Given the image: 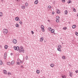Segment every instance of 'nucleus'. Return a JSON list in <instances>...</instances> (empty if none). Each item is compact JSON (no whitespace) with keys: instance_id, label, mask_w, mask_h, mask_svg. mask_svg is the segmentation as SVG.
<instances>
[{"instance_id":"1","label":"nucleus","mask_w":78,"mask_h":78,"mask_svg":"<svg viewBox=\"0 0 78 78\" xmlns=\"http://www.w3.org/2000/svg\"><path fill=\"white\" fill-rule=\"evenodd\" d=\"M3 32L4 34H6L7 33H8V30L6 29H4L3 30Z\"/></svg>"},{"instance_id":"2","label":"nucleus","mask_w":78,"mask_h":78,"mask_svg":"<svg viewBox=\"0 0 78 78\" xmlns=\"http://www.w3.org/2000/svg\"><path fill=\"white\" fill-rule=\"evenodd\" d=\"M41 29H42V31L44 32L45 31V30L44 29V26L43 25H42L41 26Z\"/></svg>"},{"instance_id":"3","label":"nucleus","mask_w":78,"mask_h":78,"mask_svg":"<svg viewBox=\"0 0 78 78\" xmlns=\"http://www.w3.org/2000/svg\"><path fill=\"white\" fill-rule=\"evenodd\" d=\"M20 52H23L24 53V50L23 49H20L19 50Z\"/></svg>"},{"instance_id":"4","label":"nucleus","mask_w":78,"mask_h":78,"mask_svg":"<svg viewBox=\"0 0 78 78\" xmlns=\"http://www.w3.org/2000/svg\"><path fill=\"white\" fill-rule=\"evenodd\" d=\"M6 55H7V53L6 52L5 53L4 56V59L6 58Z\"/></svg>"},{"instance_id":"5","label":"nucleus","mask_w":78,"mask_h":78,"mask_svg":"<svg viewBox=\"0 0 78 78\" xmlns=\"http://www.w3.org/2000/svg\"><path fill=\"white\" fill-rule=\"evenodd\" d=\"M57 14H60L61 13V12L59 9H57Z\"/></svg>"},{"instance_id":"6","label":"nucleus","mask_w":78,"mask_h":78,"mask_svg":"<svg viewBox=\"0 0 78 78\" xmlns=\"http://www.w3.org/2000/svg\"><path fill=\"white\" fill-rule=\"evenodd\" d=\"M69 76H70L72 77V75H73V73L71 72H69Z\"/></svg>"},{"instance_id":"7","label":"nucleus","mask_w":78,"mask_h":78,"mask_svg":"<svg viewBox=\"0 0 78 78\" xmlns=\"http://www.w3.org/2000/svg\"><path fill=\"white\" fill-rule=\"evenodd\" d=\"M13 42L14 44H16L17 43V40L15 39H14L13 40Z\"/></svg>"},{"instance_id":"8","label":"nucleus","mask_w":78,"mask_h":78,"mask_svg":"<svg viewBox=\"0 0 78 78\" xmlns=\"http://www.w3.org/2000/svg\"><path fill=\"white\" fill-rule=\"evenodd\" d=\"M3 73H4V74H5V75H6L7 74V73L6 72V70H3Z\"/></svg>"},{"instance_id":"9","label":"nucleus","mask_w":78,"mask_h":78,"mask_svg":"<svg viewBox=\"0 0 78 78\" xmlns=\"http://www.w3.org/2000/svg\"><path fill=\"white\" fill-rule=\"evenodd\" d=\"M43 40H44V37H41L40 39V41H41V42H42V41H43Z\"/></svg>"},{"instance_id":"10","label":"nucleus","mask_w":78,"mask_h":78,"mask_svg":"<svg viewBox=\"0 0 78 78\" xmlns=\"http://www.w3.org/2000/svg\"><path fill=\"white\" fill-rule=\"evenodd\" d=\"M34 3H35V4H37V3H38V0H37L35 1L34 2Z\"/></svg>"},{"instance_id":"11","label":"nucleus","mask_w":78,"mask_h":78,"mask_svg":"<svg viewBox=\"0 0 78 78\" xmlns=\"http://www.w3.org/2000/svg\"><path fill=\"white\" fill-rule=\"evenodd\" d=\"M51 33H53L55 32V30L54 29H52V30L51 29Z\"/></svg>"},{"instance_id":"12","label":"nucleus","mask_w":78,"mask_h":78,"mask_svg":"<svg viewBox=\"0 0 78 78\" xmlns=\"http://www.w3.org/2000/svg\"><path fill=\"white\" fill-rule=\"evenodd\" d=\"M54 66H55V65L53 64H51L50 65V66L51 67H54Z\"/></svg>"},{"instance_id":"13","label":"nucleus","mask_w":78,"mask_h":78,"mask_svg":"<svg viewBox=\"0 0 78 78\" xmlns=\"http://www.w3.org/2000/svg\"><path fill=\"white\" fill-rule=\"evenodd\" d=\"M3 13L2 12H0V16L1 17H2L3 16Z\"/></svg>"},{"instance_id":"14","label":"nucleus","mask_w":78,"mask_h":78,"mask_svg":"<svg viewBox=\"0 0 78 78\" xmlns=\"http://www.w3.org/2000/svg\"><path fill=\"white\" fill-rule=\"evenodd\" d=\"M16 50L17 51H18V50L19 51V46L16 47Z\"/></svg>"},{"instance_id":"15","label":"nucleus","mask_w":78,"mask_h":78,"mask_svg":"<svg viewBox=\"0 0 78 78\" xmlns=\"http://www.w3.org/2000/svg\"><path fill=\"white\" fill-rule=\"evenodd\" d=\"M15 19L16 21H17L18 20H19V17H17L15 18Z\"/></svg>"},{"instance_id":"16","label":"nucleus","mask_w":78,"mask_h":78,"mask_svg":"<svg viewBox=\"0 0 78 78\" xmlns=\"http://www.w3.org/2000/svg\"><path fill=\"white\" fill-rule=\"evenodd\" d=\"M73 28H76V25H73L72 27Z\"/></svg>"},{"instance_id":"17","label":"nucleus","mask_w":78,"mask_h":78,"mask_svg":"<svg viewBox=\"0 0 78 78\" xmlns=\"http://www.w3.org/2000/svg\"><path fill=\"white\" fill-rule=\"evenodd\" d=\"M12 65L14 64V61H12L11 62Z\"/></svg>"},{"instance_id":"18","label":"nucleus","mask_w":78,"mask_h":78,"mask_svg":"<svg viewBox=\"0 0 78 78\" xmlns=\"http://www.w3.org/2000/svg\"><path fill=\"white\" fill-rule=\"evenodd\" d=\"M21 8H22V9H25V6L24 5H22Z\"/></svg>"},{"instance_id":"19","label":"nucleus","mask_w":78,"mask_h":78,"mask_svg":"<svg viewBox=\"0 0 78 78\" xmlns=\"http://www.w3.org/2000/svg\"><path fill=\"white\" fill-rule=\"evenodd\" d=\"M14 48L15 50H17V47L16 46L14 47Z\"/></svg>"},{"instance_id":"20","label":"nucleus","mask_w":78,"mask_h":78,"mask_svg":"<svg viewBox=\"0 0 78 78\" xmlns=\"http://www.w3.org/2000/svg\"><path fill=\"white\" fill-rule=\"evenodd\" d=\"M16 27H19V24L17 23H16Z\"/></svg>"},{"instance_id":"21","label":"nucleus","mask_w":78,"mask_h":78,"mask_svg":"<svg viewBox=\"0 0 78 78\" xmlns=\"http://www.w3.org/2000/svg\"><path fill=\"white\" fill-rule=\"evenodd\" d=\"M5 49H7V48H8V45H5Z\"/></svg>"},{"instance_id":"22","label":"nucleus","mask_w":78,"mask_h":78,"mask_svg":"<svg viewBox=\"0 0 78 78\" xmlns=\"http://www.w3.org/2000/svg\"><path fill=\"white\" fill-rule=\"evenodd\" d=\"M58 48H61L62 46H61V45H58Z\"/></svg>"},{"instance_id":"23","label":"nucleus","mask_w":78,"mask_h":78,"mask_svg":"<svg viewBox=\"0 0 78 78\" xmlns=\"http://www.w3.org/2000/svg\"><path fill=\"white\" fill-rule=\"evenodd\" d=\"M66 76H64V75H62V77L63 78H66Z\"/></svg>"},{"instance_id":"24","label":"nucleus","mask_w":78,"mask_h":78,"mask_svg":"<svg viewBox=\"0 0 78 78\" xmlns=\"http://www.w3.org/2000/svg\"><path fill=\"white\" fill-rule=\"evenodd\" d=\"M65 14H67V11L66 10L65 11Z\"/></svg>"},{"instance_id":"25","label":"nucleus","mask_w":78,"mask_h":78,"mask_svg":"<svg viewBox=\"0 0 78 78\" xmlns=\"http://www.w3.org/2000/svg\"><path fill=\"white\" fill-rule=\"evenodd\" d=\"M37 73H40V71H39V70H37Z\"/></svg>"},{"instance_id":"26","label":"nucleus","mask_w":78,"mask_h":78,"mask_svg":"<svg viewBox=\"0 0 78 78\" xmlns=\"http://www.w3.org/2000/svg\"><path fill=\"white\" fill-rule=\"evenodd\" d=\"M71 2H72V1L71 0H69L68 1V3H70Z\"/></svg>"},{"instance_id":"27","label":"nucleus","mask_w":78,"mask_h":78,"mask_svg":"<svg viewBox=\"0 0 78 78\" xmlns=\"http://www.w3.org/2000/svg\"><path fill=\"white\" fill-rule=\"evenodd\" d=\"M60 49V48H57V50H58V51H61V50Z\"/></svg>"},{"instance_id":"28","label":"nucleus","mask_w":78,"mask_h":78,"mask_svg":"<svg viewBox=\"0 0 78 78\" xmlns=\"http://www.w3.org/2000/svg\"><path fill=\"white\" fill-rule=\"evenodd\" d=\"M25 58L26 60H28V56H26Z\"/></svg>"},{"instance_id":"29","label":"nucleus","mask_w":78,"mask_h":78,"mask_svg":"<svg viewBox=\"0 0 78 78\" xmlns=\"http://www.w3.org/2000/svg\"><path fill=\"white\" fill-rule=\"evenodd\" d=\"M51 27H49L48 28V30H49V31H51Z\"/></svg>"},{"instance_id":"30","label":"nucleus","mask_w":78,"mask_h":78,"mask_svg":"<svg viewBox=\"0 0 78 78\" xmlns=\"http://www.w3.org/2000/svg\"><path fill=\"white\" fill-rule=\"evenodd\" d=\"M7 65H10V64H11V63H10V62H8L7 63Z\"/></svg>"},{"instance_id":"31","label":"nucleus","mask_w":78,"mask_h":78,"mask_svg":"<svg viewBox=\"0 0 78 78\" xmlns=\"http://www.w3.org/2000/svg\"><path fill=\"white\" fill-rule=\"evenodd\" d=\"M62 58V59H66V58L65 57V56H63Z\"/></svg>"},{"instance_id":"32","label":"nucleus","mask_w":78,"mask_h":78,"mask_svg":"<svg viewBox=\"0 0 78 78\" xmlns=\"http://www.w3.org/2000/svg\"><path fill=\"white\" fill-rule=\"evenodd\" d=\"M75 34H76V36H78V32H75Z\"/></svg>"},{"instance_id":"33","label":"nucleus","mask_w":78,"mask_h":78,"mask_svg":"<svg viewBox=\"0 0 78 78\" xmlns=\"http://www.w3.org/2000/svg\"><path fill=\"white\" fill-rule=\"evenodd\" d=\"M0 65H2V60H0Z\"/></svg>"},{"instance_id":"34","label":"nucleus","mask_w":78,"mask_h":78,"mask_svg":"<svg viewBox=\"0 0 78 78\" xmlns=\"http://www.w3.org/2000/svg\"><path fill=\"white\" fill-rule=\"evenodd\" d=\"M56 19H58L59 20V17L58 16H56Z\"/></svg>"},{"instance_id":"35","label":"nucleus","mask_w":78,"mask_h":78,"mask_svg":"<svg viewBox=\"0 0 78 78\" xmlns=\"http://www.w3.org/2000/svg\"><path fill=\"white\" fill-rule=\"evenodd\" d=\"M48 8H49V9H50L51 7V6L49 5L48 7Z\"/></svg>"},{"instance_id":"36","label":"nucleus","mask_w":78,"mask_h":78,"mask_svg":"<svg viewBox=\"0 0 78 78\" xmlns=\"http://www.w3.org/2000/svg\"><path fill=\"white\" fill-rule=\"evenodd\" d=\"M56 22H57V23L59 22V20H58V19L56 20Z\"/></svg>"},{"instance_id":"37","label":"nucleus","mask_w":78,"mask_h":78,"mask_svg":"<svg viewBox=\"0 0 78 78\" xmlns=\"http://www.w3.org/2000/svg\"><path fill=\"white\" fill-rule=\"evenodd\" d=\"M8 75H11V73H8Z\"/></svg>"},{"instance_id":"38","label":"nucleus","mask_w":78,"mask_h":78,"mask_svg":"<svg viewBox=\"0 0 78 78\" xmlns=\"http://www.w3.org/2000/svg\"><path fill=\"white\" fill-rule=\"evenodd\" d=\"M63 29L65 30L67 29V27H63Z\"/></svg>"},{"instance_id":"39","label":"nucleus","mask_w":78,"mask_h":78,"mask_svg":"<svg viewBox=\"0 0 78 78\" xmlns=\"http://www.w3.org/2000/svg\"><path fill=\"white\" fill-rule=\"evenodd\" d=\"M16 1V2H20V0H15Z\"/></svg>"},{"instance_id":"40","label":"nucleus","mask_w":78,"mask_h":78,"mask_svg":"<svg viewBox=\"0 0 78 78\" xmlns=\"http://www.w3.org/2000/svg\"><path fill=\"white\" fill-rule=\"evenodd\" d=\"M25 6H28V3H26L25 4Z\"/></svg>"},{"instance_id":"41","label":"nucleus","mask_w":78,"mask_h":78,"mask_svg":"<svg viewBox=\"0 0 78 78\" xmlns=\"http://www.w3.org/2000/svg\"><path fill=\"white\" fill-rule=\"evenodd\" d=\"M20 24H22V21H20Z\"/></svg>"},{"instance_id":"42","label":"nucleus","mask_w":78,"mask_h":78,"mask_svg":"<svg viewBox=\"0 0 78 78\" xmlns=\"http://www.w3.org/2000/svg\"><path fill=\"white\" fill-rule=\"evenodd\" d=\"M31 33H32V34H34V32H33V31H31Z\"/></svg>"},{"instance_id":"43","label":"nucleus","mask_w":78,"mask_h":78,"mask_svg":"<svg viewBox=\"0 0 78 78\" xmlns=\"http://www.w3.org/2000/svg\"><path fill=\"white\" fill-rule=\"evenodd\" d=\"M73 11H74V12H75L76 11V9H74Z\"/></svg>"},{"instance_id":"44","label":"nucleus","mask_w":78,"mask_h":78,"mask_svg":"<svg viewBox=\"0 0 78 78\" xmlns=\"http://www.w3.org/2000/svg\"><path fill=\"white\" fill-rule=\"evenodd\" d=\"M54 14H55V12H52V14L53 15Z\"/></svg>"},{"instance_id":"45","label":"nucleus","mask_w":78,"mask_h":78,"mask_svg":"<svg viewBox=\"0 0 78 78\" xmlns=\"http://www.w3.org/2000/svg\"><path fill=\"white\" fill-rule=\"evenodd\" d=\"M17 64H18V65H19V64H20V62H17Z\"/></svg>"},{"instance_id":"46","label":"nucleus","mask_w":78,"mask_h":78,"mask_svg":"<svg viewBox=\"0 0 78 78\" xmlns=\"http://www.w3.org/2000/svg\"><path fill=\"white\" fill-rule=\"evenodd\" d=\"M62 1L63 2H65V0H62Z\"/></svg>"},{"instance_id":"47","label":"nucleus","mask_w":78,"mask_h":78,"mask_svg":"<svg viewBox=\"0 0 78 78\" xmlns=\"http://www.w3.org/2000/svg\"><path fill=\"white\" fill-rule=\"evenodd\" d=\"M76 73H78V70H76L75 71Z\"/></svg>"},{"instance_id":"48","label":"nucleus","mask_w":78,"mask_h":78,"mask_svg":"<svg viewBox=\"0 0 78 78\" xmlns=\"http://www.w3.org/2000/svg\"><path fill=\"white\" fill-rule=\"evenodd\" d=\"M20 48H21V49H23V47L21 46L20 47Z\"/></svg>"},{"instance_id":"49","label":"nucleus","mask_w":78,"mask_h":78,"mask_svg":"<svg viewBox=\"0 0 78 78\" xmlns=\"http://www.w3.org/2000/svg\"><path fill=\"white\" fill-rule=\"evenodd\" d=\"M20 63H23V61H20Z\"/></svg>"},{"instance_id":"50","label":"nucleus","mask_w":78,"mask_h":78,"mask_svg":"<svg viewBox=\"0 0 78 78\" xmlns=\"http://www.w3.org/2000/svg\"><path fill=\"white\" fill-rule=\"evenodd\" d=\"M13 54L12 53H11V56H12V55Z\"/></svg>"},{"instance_id":"51","label":"nucleus","mask_w":78,"mask_h":78,"mask_svg":"<svg viewBox=\"0 0 78 78\" xmlns=\"http://www.w3.org/2000/svg\"><path fill=\"white\" fill-rule=\"evenodd\" d=\"M21 67L23 68V66H21Z\"/></svg>"},{"instance_id":"52","label":"nucleus","mask_w":78,"mask_h":78,"mask_svg":"<svg viewBox=\"0 0 78 78\" xmlns=\"http://www.w3.org/2000/svg\"><path fill=\"white\" fill-rule=\"evenodd\" d=\"M1 1H2V2H3V0H1Z\"/></svg>"},{"instance_id":"53","label":"nucleus","mask_w":78,"mask_h":78,"mask_svg":"<svg viewBox=\"0 0 78 78\" xmlns=\"http://www.w3.org/2000/svg\"><path fill=\"white\" fill-rule=\"evenodd\" d=\"M48 22H50V21L49 20H48Z\"/></svg>"},{"instance_id":"54","label":"nucleus","mask_w":78,"mask_h":78,"mask_svg":"<svg viewBox=\"0 0 78 78\" xmlns=\"http://www.w3.org/2000/svg\"><path fill=\"white\" fill-rule=\"evenodd\" d=\"M77 17H78V13L77 14Z\"/></svg>"},{"instance_id":"55","label":"nucleus","mask_w":78,"mask_h":78,"mask_svg":"<svg viewBox=\"0 0 78 78\" xmlns=\"http://www.w3.org/2000/svg\"><path fill=\"white\" fill-rule=\"evenodd\" d=\"M63 43H62V44H63Z\"/></svg>"}]
</instances>
